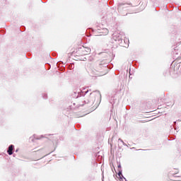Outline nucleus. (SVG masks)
Here are the masks:
<instances>
[{"instance_id":"1","label":"nucleus","mask_w":181,"mask_h":181,"mask_svg":"<svg viewBox=\"0 0 181 181\" xmlns=\"http://www.w3.org/2000/svg\"><path fill=\"white\" fill-rule=\"evenodd\" d=\"M78 52L79 56H86L89 54L90 52V49L88 47H82L81 48L78 49Z\"/></svg>"},{"instance_id":"2","label":"nucleus","mask_w":181,"mask_h":181,"mask_svg":"<svg viewBox=\"0 0 181 181\" xmlns=\"http://www.w3.org/2000/svg\"><path fill=\"white\" fill-rule=\"evenodd\" d=\"M170 173L173 175V176H174V177H180V175H176L177 173H179V170L178 169L173 168V170H171Z\"/></svg>"},{"instance_id":"3","label":"nucleus","mask_w":181,"mask_h":181,"mask_svg":"<svg viewBox=\"0 0 181 181\" xmlns=\"http://www.w3.org/2000/svg\"><path fill=\"white\" fill-rule=\"evenodd\" d=\"M13 145H10L8 147V150H7V153H8L10 156L13 154Z\"/></svg>"},{"instance_id":"4","label":"nucleus","mask_w":181,"mask_h":181,"mask_svg":"<svg viewBox=\"0 0 181 181\" xmlns=\"http://www.w3.org/2000/svg\"><path fill=\"white\" fill-rule=\"evenodd\" d=\"M103 32H102V33H103V35H107L109 33L108 29H107V28H103Z\"/></svg>"},{"instance_id":"5","label":"nucleus","mask_w":181,"mask_h":181,"mask_svg":"<svg viewBox=\"0 0 181 181\" xmlns=\"http://www.w3.org/2000/svg\"><path fill=\"white\" fill-rule=\"evenodd\" d=\"M118 175L119 176V177H122V173L121 171H119V172L118 173Z\"/></svg>"},{"instance_id":"6","label":"nucleus","mask_w":181,"mask_h":181,"mask_svg":"<svg viewBox=\"0 0 181 181\" xmlns=\"http://www.w3.org/2000/svg\"><path fill=\"white\" fill-rule=\"evenodd\" d=\"M118 168H121V165H118Z\"/></svg>"}]
</instances>
